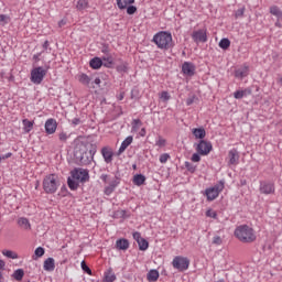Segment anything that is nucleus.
<instances>
[{
    "label": "nucleus",
    "mask_w": 282,
    "mask_h": 282,
    "mask_svg": "<svg viewBox=\"0 0 282 282\" xmlns=\"http://www.w3.org/2000/svg\"><path fill=\"white\" fill-rule=\"evenodd\" d=\"M89 182V171L80 167H75L67 178V185L70 191H77L80 184Z\"/></svg>",
    "instance_id": "2"
},
{
    "label": "nucleus",
    "mask_w": 282,
    "mask_h": 282,
    "mask_svg": "<svg viewBox=\"0 0 282 282\" xmlns=\"http://www.w3.org/2000/svg\"><path fill=\"white\" fill-rule=\"evenodd\" d=\"M274 183H270V182H261L260 183V193L262 195H274Z\"/></svg>",
    "instance_id": "11"
},
{
    "label": "nucleus",
    "mask_w": 282,
    "mask_h": 282,
    "mask_svg": "<svg viewBox=\"0 0 282 282\" xmlns=\"http://www.w3.org/2000/svg\"><path fill=\"white\" fill-rule=\"evenodd\" d=\"M132 3H135V0H117V7L119 10H127V8L132 6Z\"/></svg>",
    "instance_id": "22"
},
{
    "label": "nucleus",
    "mask_w": 282,
    "mask_h": 282,
    "mask_svg": "<svg viewBox=\"0 0 282 282\" xmlns=\"http://www.w3.org/2000/svg\"><path fill=\"white\" fill-rule=\"evenodd\" d=\"M218 45H219L220 50H228V47H230V40L224 37L220 40Z\"/></svg>",
    "instance_id": "34"
},
{
    "label": "nucleus",
    "mask_w": 282,
    "mask_h": 282,
    "mask_svg": "<svg viewBox=\"0 0 282 282\" xmlns=\"http://www.w3.org/2000/svg\"><path fill=\"white\" fill-rule=\"evenodd\" d=\"M100 180L105 183V184H109V181L111 180V177L107 174H101Z\"/></svg>",
    "instance_id": "47"
},
{
    "label": "nucleus",
    "mask_w": 282,
    "mask_h": 282,
    "mask_svg": "<svg viewBox=\"0 0 282 282\" xmlns=\"http://www.w3.org/2000/svg\"><path fill=\"white\" fill-rule=\"evenodd\" d=\"M141 124H142V121L140 119H134L132 121V130L138 131V129H140Z\"/></svg>",
    "instance_id": "40"
},
{
    "label": "nucleus",
    "mask_w": 282,
    "mask_h": 282,
    "mask_svg": "<svg viewBox=\"0 0 282 282\" xmlns=\"http://www.w3.org/2000/svg\"><path fill=\"white\" fill-rule=\"evenodd\" d=\"M148 281L155 282L160 279V272L158 270H150L147 275Z\"/></svg>",
    "instance_id": "29"
},
{
    "label": "nucleus",
    "mask_w": 282,
    "mask_h": 282,
    "mask_svg": "<svg viewBox=\"0 0 282 282\" xmlns=\"http://www.w3.org/2000/svg\"><path fill=\"white\" fill-rule=\"evenodd\" d=\"M44 127H45V132L48 135H52V134L56 133L58 123H56V119H47Z\"/></svg>",
    "instance_id": "12"
},
{
    "label": "nucleus",
    "mask_w": 282,
    "mask_h": 282,
    "mask_svg": "<svg viewBox=\"0 0 282 282\" xmlns=\"http://www.w3.org/2000/svg\"><path fill=\"white\" fill-rule=\"evenodd\" d=\"M0 270H6V261L0 259Z\"/></svg>",
    "instance_id": "60"
},
{
    "label": "nucleus",
    "mask_w": 282,
    "mask_h": 282,
    "mask_svg": "<svg viewBox=\"0 0 282 282\" xmlns=\"http://www.w3.org/2000/svg\"><path fill=\"white\" fill-rule=\"evenodd\" d=\"M23 276H25V271H23V269H18L12 274V278L15 281H23Z\"/></svg>",
    "instance_id": "30"
},
{
    "label": "nucleus",
    "mask_w": 282,
    "mask_h": 282,
    "mask_svg": "<svg viewBox=\"0 0 282 282\" xmlns=\"http://www.w3.org/2000/svg\"><path fill=\"white\" fill-rule=\"evenodd\" d=\"M213 243H215L216 246H221V237L215 236L213 239Z\"/></svg>",
    "instance_id": "51"
},
{
    "label": "nucleus",
    "mask_w": 282,
    "mask_h": 282,
    "mask_svg": "<svg viewBox=\"0 0 282 282\" xmlns=\"http://www.w3.org/2000/svg\"><path fill=\"white\" fill-rule=\"evenodd\" d=\"M67 138H69V137L67 135V133H65V132H61V133H59V140H61V142H67Z\"/></svg>",
    "instance_id": "52"
},
{
    "label": "nucleus",
    "mask_w": 282,
    "mask_h": 282,
    "mask_svg": "<svg viewBox=\"0 0 282 282\" xmlns=\"http://www.w3.org/2000/svg\"><path fill=\"white\" fill-rule=\"evenodd\" d=\"M93 83H94V85H96L97 87H100V83H101V80H100V78H99V77H96V78H95V80H94Z\"/></svg>",
    "instance_id": "59"
},
{
    "label": "nucleus",
    "mask_w": 282,
    "mask_h": 282,
    "mask_svg": "<svg viewBox=\"0 0 282 282\" xmlns=\"http://www.w3.org/2000/svg\"><path fill=\"white\" fill-rule=\"evenodd\" d=\"M235 237L239 239L242 243H252V241H257V235H254V229L249 227L248 225H241L236 228Z\"/></svg>",
    "instance_id": "3"
},
{
    "label": "nucleus",
    "mask_w": 282,
    "mask_h": 282,
    "mask_svg": "<svg viewBox=\"0 0 282 282\" xmlns=\"http://www.w3.org/2000/svg\"><path fill=\"white\" fill-rule=\"evenodd\" d=\"M54 268H56V265H55V263H54V258H47V259L44 261L43 269H44L46 272H54Z\"/></svg>",
    "instance_id": "20"
},
{
    "label": "nucleus",
    "mask_w": 282,
    "mask_h": 282,
    "mask_svg": "<svg viewBox=\"0 0 282 282\" xmlns=\"http://www.w3.org/2000/svg\"><path fill=\"white\" fill-rule=\"evenodd\" d=\"M194 102H195V97H189V98H187V100H186L187 107H191V105H193Z\"/></svg>",
    "instance_id": "56"
},
{
    "label": "nucleus",
    "mask_w": 282,
    "mask_h": 282,
    "mask_svg": "<svg viewBox=\"0 0 282 282\" xmlns=\"http://www.w3.org/2000/svg\"><path fill=\"white\" fill-rule=\"evenodd\" d=\"M200 161H202V156H199L198 152L192 155V162H200Z\"/></svg>",
    "instance_id": "49"
},
{
    "label": "nucleus",
    "mask_w": 282,
    "mask_h": 282,
    "mask_svg": "<svg viewBox=\"0 0 282 282\" xmlns=\"http://www.w3.org/2000/svg\"><path fill=\"white\" fill-rule=\"evenodd\" d=\"M83 121H80V118H74L72 120V124L73 127H78V124H80Z\"/></svg>",
    "instance_id": "54"
},
{
    "label": "nucleus",
    "mask_w": 282,
    "mask_h": 282,
    "mask_svg": "<svg viewBox=\"0 0 282 282\" xmlns=\"http://www.w3.org/2000/svg\"><path fill=\"white\" fill-rule=\"evenodd\" d=\"M275 26H276V28H281V22L276 21V22H275Z\"/></svg>",
    "instance_id": "63"
},
{
    "label": "nucleus",
    "mask_w": 282,
    "mask_h": 282,
    "mask_svg": "<svg viewBox=\"0 0 282 282\" xmlns=\"http://www.w3.org/2000/svg\"><path fill=\"white\" fill-rule=\"evenodd\" d=\"M196 151L199 155H208L213 151V144L208 141L200 140L196 147Z\"/></svg>",
    "instance_id": "9"
},
{
    "label": "nucleus",
    "mask_w": 282,
    "mask_h": 282,
    "mask_svg": "<svg viewBox=\"0 0 282 282\" xmlns=\"http://www.w3.org/2000/svg\"><path fill=\"white\" fill-rule=\"evenodd\" d=\"M118 184H120V181H118V178L112 177L110 178V181H108V186L116 188L118 186Z\"/></svg>",
    "instance_id": "39"
},
{
    "label": "nucleus",
    "mask_w": 282,
    "mask_h": 282,
    "mask_svg": "<svg viewBox=\"0 0 282 282\" xmlns=\"http://www.w3.org/2000/svg\"><path fill=\"white\" fill-rule=\"evenodd\" d=\"M102 61L108 63V65H113V58L111 56H104Z\"/></svg>",
    "instance_id": "48"
},
{
    "label": "nucleus",
    "mask_w": 282,
    "mask_h": 282,
    "mask_svg": "<svg viewBox=\"0 0 282 282\" xmlns=\"http://www.w3.org/2000/svg\"><path fill=\"white\" fill-rule=\"evenodd\" d=\"M132 182L134 186H142L144 182H147V176H144L143 174H137L133 176Z\"/></svg>",
    "instance_id": "23"
},
{
    "label": "nucleus",
    "mask_w": 282,
    "mask_h": 282,
    "mask_svg": "<svg viewBox=\"0 0 282 282\" xmlns=\"http://www.w3.org/2000/svg\"><path fill=\"white\" fill-rule=\"evenodd\" d=\"M226 188V182L219 181L213 187H208L205 189L204 195L207 197V202H215L217 197H219V193H221Z\"/></svg>",
    "instance_id": "6"
},
{
    "label": "nucleus",
    "mask_w": 282,
    "mask_h": 282,
    "mask_svg": "<svg viewBox=\"0 0 282 282\" xmlns=\"http://www.w3.org/2000/svg\"><path fill=\"white\" fill-rule=\"evenodd\" d=\"M0 282H3V273L0 272Z\"/></svg>",
    "instance_id": "64"
},
{
    "label": "nucleus",
    "mask_w": 282,
    "mask_h": 282,
    "mask_svg": "<svg viewBox=\"0 0 282 282\" xmlns=\"http://www.w3.org/2000/svg\"><path fill=\"white\" fill-rule=\"evenodd\" d=\"M137 243H138L140 250H142V251L149 250V241H147V239L142 238Z\"/></svg>",
    "instance_id": "35"
},
{
    "label": "nucleus",
    "mask_w": 282,
    "mask_h": 282,
    "mask_svg": "<svg viewBox=\"0 0 282 282\" xmlns=\"http://www.w3.org/2000/svg\"><path fill=\"white\" fill-rule=\"evenodd\" d=\"M2 254L8 259H19V254L12 250H2Z\"/></svg>",
    "instance_id": "32"
},
{
    "label": "nucleus",
    "mask_w": 282,
    "mask_h": 282,
    "mask_svg": "<svg viewBox=\"0 0 282 282\" xmlns=\"http://www.w3.org/2000/svg\"><path fill=\"white\" fill-rule=\"evenodd\" d=\"M97 147L94 144L87 145L85 143H79L75 148V158L82 166H89L94 162V155H96Z\"/></svg>",
    "instance_id": "1"
},
{
    "label": "nucleus",
    "mask_w": 282,
    "mask_h": 282,
    "mask_svg": "<svg viewBox=\"0 0 282 282\" xmlns=\"http://www.w3.org/2000/svg\"><path fill=\"white\" fill-rule=\"evenodd\" d=\"M76 8L77 10H87V8H89V2H87V0H78Z\"/></svg>",
    "instance_id": "33"
},
{
    "label": "nucleus",
    "mask_w": 282,
    "mask_h": 282,
    "mask_svg": "<svg viewBox=\"0 0 282 282\" xmlns=\"http://www.w3.org/2000/svg\"><path fill=\"white\" fill-rule=\"evenodd\" d=\"M192 133L196 140H204L206 138V130L204 128H194Z\"/></svg>",
    "instance_id": "19"
},
{
    "label": "nucleus",
    "mask_w": 282,
    "mask_h": 282,
    "mask_svg": "<svg viewBox=\"0 0 282 282\" xmlns=\"http://www.w3.org/2000/svg\"><path fill=\"white\" fill-rule=\"evenodd\" d=\"M89 65L93 69H100L102 67V59L100 57H94L90 59Z\"/></svg>",
    "instance_id": "26"
},
{
    "label": "nucleus",
    "mask_w": 282,
    "mask_h": 282,
    "mask_svg": "<svg viewBox=\"0 0 282 282\" xmlns=\"http://www.w3.org/2000/svg\"><path fill=\"white\" fill-rule=\"evenodd\" d=\"M169 160H171V155L169 153L161 154L160 159H159L161 164H166V162H169Z\"/></svg>",
    "instance_id": "37"
},
{
    "label": "nucleus",
    "mask_w": 282,
    "mask_h": 282,
    "mask_svg": "<svg viewBox=\"0 0 282 282\" xmlns=\"http://www.w3.org/2000/svg\"><path fill=\"white\" fill-rule=\"evenodd\" d=\"M192 39L194 43H206V41H208V35H206V29L194 31L192 34Z\"/></svg>",
    "instance_id": "10"
},
{
    "label": "nucleus",
    "mask_w": 282,
    "mask_h": 282,
    "mask_svg": "<svg viewBox=\"0 0 282 282\" xmlns=\"http://www.w3.org/2000/svg\"><path fill=\"white\" fill-rule=\"evenodd\" d=\"M113 281H116V273H113V271L109 269L105 273L104 282H113Z\"/></svg>",
    "instance_id": "31"
},
{
    "label": "nucleus",
    "mask_w": 282,
    "mask_h": 282,
    "mask_svg": "<svg viewBox=\"0 0 282 282\" xmlns=\"http://www.w3.org/2000/svg\"><path fill=\"white\" fill-rule=\"evenodd\" d=\"M43 254H45V249L43 247H37L35 249V256L36 257H43Z\"/></svg>",
    "instance_id": "44"
},
{
    "label": "nucleus",
    "mask_w": 282,
    "mask_h": 282,
    "mask_svg": "<svg viewBox=\"0 0 282 282\" xmlns=\"http://www.w3.org/2000/svg\"><path fill=\"white\" fill-rule=\"evenodd\" d=\"M166 145V140L163 138H159L156 141V147H165Z\"/></svg>",
    "instance_id": "50"
},
{
    "label": "nucleus",
    "mask_w": 282,
    "mask_h": 282,
    "mask_svg": "<svg viewBox=\"0 0 282 282\" xmlns=\"http://www.w3.org/2000/svg\"><path fill=\"white\" fill-rule=\"evenodd\" d=\"M245 12H246V7H242V8L238 9L235 12V18L236 19H241V17H243Z\"/></svg>",
    "instance_id": "41"
},
{
    "label": "nucleus",
    "mask_w": 282,
    "mask_h": 282,
    "mask_svg": "<svg viewBox=\"0 0 282 282\" xmlns=\"http://www.w3.org/2000/svg\"><path fill=\"white\" fill-rule=\"evenodd\" d=\"M185 169H186L189 173H195V171H197V165H194L193 163L186 161V162H185Z\"/></svg>",
    "instance_id": "36"
},
{
    "label": "nucleus",
    "mask_w": 282,
    "mask_h": 282,
    "mask_svg": "<svg viewBox=\"0 0 282 282\" xmlns=\"http://www.w3.org/2000/svg\"><path fill=\"white\" fill-rule=\"evenodd\" d=\"M270 14L276 17L278 21H281L282 19V11L278 6L270 7Z\"/></svg>",
    "instance_id": "27"
},
{
    "label": "nucleus",
    "mask_w": 282,
    "mask_h": 282,
    "mask_svg": "<svg viewBox=\"0 0 282 282\" xmlns=\"http://www.w3.org/2000/svg\"><path fill=\"white\" fill-rule=\"evenodd\" d=\"M132 142H133V137L132 135L127 137L126 140L122 141V143L119 148V151H118L119 155H121V153H124V151H127V148L130 144H132Z\"/></svg>",
    "instance_id": "18"
},
{
    "label": "nucleus",
    "mask_w": 282,
    "mask_h": 282,
    "mask_svg": "<svg viewBox=\"0 0 282 282\" xmlns=\"http://www.w3.org/2000/svg\"><path fill=\"white\" fill-rule=\"evenodd\" d=\"M153 43L159 50H171L173 47V35L166 31H160L153 36Z\"/></svg>",
    "instance_id": "4"
},
{
    "label": "nucleus",
    "mask_w": 282,
    "mask_h": 282,
    "mask_svg": "<svg viewBox=\"0 0 282 282\" xmlns=\"http://www.w3.org/2000/svg\"><path fill=\"white\" fill-rule=\"evenodd\" d=\"M228 164H230L231 166H236V164H239V151H237V149H231L228 152Z\"/></svg>",
    "instance_id": "15"
},
{
    "label": "nucleus",
    "mask_w": 282,
    "mask_h": 282,
    "mask_svg": "<svg viewBox=\"0 0 282 282\" xmlns=\"http://www.w3.org/2000/svg\"><path fill=\"white\" fill-rule=\"evenodd\" d=\"M45 76H47V70L45 68L41 66L35 67L31 70V83H33V85H41Z\"/></svg>",
    "instance_id": "8"
},
{
    "label": "nucleus",
    "mask_w": 282,
    "mask_h": 282,
    "mask_svg": "<svg viewBox=\"0 0 282 282\" xmlns=\"http://www.w3.org/2000/svg\"><path fill=\"white\" fill-rule=\"evenodd\" d=\"M127 14H135V12H138V8H135V6H131L129 4L127 8Z\"/></svg>",
    "instance_id": "42"
},
{
    "label": "nucleus",
    "mask_w": 282,
    "mask_h": 282,
    "mask_svg": "<svg viewBox=\"0 0 282 282\" xmlns=\"http://www.w3.org/2000/svg\"><path fill=\"white\" fill-rule=\"evenodd\" d=\"M10 158H12V152H8L7 154L1 155V162H2V160H8Z\"/></svg>",
    "instance_id": "57"
},
{
    "label": "nucleus",
    "mask_w": 282,
    "mask_h": 282,
    "mask_svg": "<svg viewBox=\"0 0 282 282\" xmlns=\"http://www.w3.org/2000/svg\"><path fill=\"white\" fill-rule=\"evenodd\" d=\"M195 64L192 62H184L182 65V72L185 76H195Z\"/></svg>",
    "instance_id": "14"
},
{
    "label": "nucleus",
    "mask_w": 282,
    "mask_h": 282,
    "mask_svg": "<svg viewBox=\"0 0 282 282\" xmlns=\"http://www.w3.org/2000/svg\"><path fill=\"white\" fill-rule=\"evenodd\" d=\"M116 191L115 187H111L110 185L106 186L104 189L105 195L109 196L111 195V193H113Z\"/></svg>",
    "instance_id": "45"
},
{
    "label": "nucleus",
    "mask_w": 282,
    "mask_h": 282,
    "mask_svg": "<svg viewBox=\"0 0 282 282\" xmlns=\"http://www.w3.org/2000/svg\"><path fill=\"white\" fill-rule=\"evenodd\" d=\"M133 239H135V241H137V243H138V241H140V240H142V236H141V234L140 232H133Z\"/></svg>",
    "instance_id": "55"
},
{
    "label": "nucleus",
    "mask_w": 282,
    "mask_h": 282,
    "mask_svg": "<svg viewBox=\"0 0 282 282\" xmlns=\"http://www.w3.org/2000/svg\"><path fill=\"white\" fill-rule=\"evenodd\" d=\"M82 270H84V272H86L87 274L91 275V269L87 267V263H85V261H82Z\"/></svg>",
    "instance_id": "46"
},
{
    "label": "nucleus",
    "mask_w": 282,
    "mask_h": 282,
    "mask_svg": "<svg viewBox=\"0 0 282 282\" xmlns=\"http://www.w3.org/2000/svg\"><path fill=\"white\" fill-rule=\"evenodd\" d=\"M50 47V41H45L44 43H43V50H47Z\"/></svg>",
    "instance_id": "61"
},
{
    "label": "nucleus",
    "mask_w": 282,
    "mask_h": 282,
    "mask_svg": "<svg viewBox=\"0 0 282 282\" xmlns=\"http://www.w3.org/2000/svg\"><path fill=\"white\" fill-rule=\"evenodd\" d=\"M116 246L118 250H129V240L119 239L116 241Z\"/></svg>",
    "instance_id": "25"
},
{
    "label": "nucleus",
    "mask_w": 282,
    "mask_h": 282,
    "mask_svg": "<svg viewBox=\"0 0 282 282\" xmlns=\"http://www.w3.org/2000/svg\"><path fill=\"white\" fill-rule=\"evenodd\" d=\"M64 25H67V20L63 19L58 22V28H64Z\"/></svg>",
    "instance_id": "58"
},
{
    "label": "nucleus",
    "mask_w": 282,
    "mask_h": 282,
    "mask_svg": "<svg viewBox=\"0 0 282 282\" xmlns=\"http://www.w3.org/2000/svg\"><path fill=\"white\" fill-rule=\"evenodd\" d=\"M78 82L82 84V85H85L86 87H89V84L91 83V78L85 74V73H82L79 76H78Z\"/></svg>",
    "instance_id": "28"
},
{
    "label": "nucleus",
    "mask_w": 282,
    "mask_h": 282,
    "mask_svg": "<svg viewBox=\"0 0 282 282\" xmlns=\"http://www.w3.org/2000/svg\"><path fill=\"white\" fill-rule=\"evenodd\" d=\"M34 61H41V53L33 55Z\"/></svg>",
    "instance_id": "62"
},
{
    "label": "nucleus",
    "mask_w": 282,
    "mask_h": 282,
    "mask_svg": "<svg viewBox=\"0 0 282 282\" xmlns=\"http://www.w3.org/2000/svg\"><path fill=\"white\" fill-rule=\"evenodd\" d=\"M18 226L22 230H26V231L32 230V224H30V219H28L25 217L18 218Z\"/></svg>",
    "instance_id": "16"
},
{
    "label": "nucleus",
    "mask_w": 282,
    "mask_h": 282,
    "mask_svg": "<svg viewBox=\"0 0 282 282\" xmlns=\"http://www.w3.org/2000/svg\"><path fill=\"white\" fill-rule=\"evenodd\" d=\"M58 186H61V183L55 174H50L43 180V189L47 195H54L58 191Z\"/></svg>",
    "instance_id": "5"
},
{
    "label": "nucleus",
    "mask_w": 282,
    "mask_h": 282,
    "mask_svg": "<svg viewBox=\"0 0 282 282\" xmlns=\"http://www.w3.org/2000/svg\"><path fill=\"white\" fill-rule=\"evenodd\" d=\"M206 217H210L212 219H217V212H215L213 209H208L206 212Z\"/></svg>",
    "instance_id": "43"
},
{
    "label": "nucleus",
    "mask_w": 282,
    "mask_h": 282,
    "mask_svg": "<svg viewBox=\"0 0 282 282\" xmlns=\"http://www.w3.org/2000/svg\"><path fill=\"white\" fill-rule=\"evenodd\" d=\"M101 155L106 164H111L113 162V150L109 147H104L101 149Z\"/></svg>",
    "instance_id": "13"
},
{
    "label": "nucleus",
    "mask_w": 282,
    "mask_h": 282,
    "mask_svg": "<svg viewBox=\"0 0 282 282\" xmlns=\"http://www.w3.org/2000/svg\"><path fill=\"white\" fill-rule=\"evenodd\" d=\"M248 66H241L235 70V78H239L240 80H242V78H246V76H248Z\"/></svg>",
    "instance_id": "17"
},
{
    "label": "nucleus",
    "mask_w": 282,
    "mask_h": 282,
    "mask_svg": "<svg viewBox=\"0 0 282 282\" xmlns=\"http://www.w3.org/2000/svg\"><path fill=\"white\" fill-rule=\"evenodd\" d=\"M22 124L24 133H30L34 129V121H30L29 119H23Z\"/></svg>",
    "instance_id": "24"
},
{
    "label": "nucleus",
    "mask_w": 282,
    "mask_h": 282,
    "mask_svg": "<svg viewBox=\"0 0 282 282\" xmlns=\"http://www.w3.org/2000/svg\"><path fill=\"white\" fill-rule=\"evenodd\" d=\"M10 23L9 15L0 14V25H8Z\"/></svg>",
    "instance_id": "38"
},
{
    "label": "nucleus",
    "mask_w": 282,
    "mask_h": 282,
    "mask_svg": "<svg viewBox=\"0 0 282 282\" xmlns=\"http://www.w3.org/2000/svg\"><path fill=\"white\" fill-rule=\"evenodd\" d=\"M172 265L174 270H177L178 272H186L191 265V260L186 257L176 256L172 261Z\"/></svg>",
    "instance_id": "7"
},
{
    "label": "nucleus",
    "mask_w": 282,
    "mask_h": 282,
    "mask_svg": "<svg viewBox=\"0 0 282 282\" xmlns=\"http://www.w3.org/2000/svg\"><path fill=\"white\" fill-rule=\"evenodd\" d=\"M161 98H162V100H171V95H169L167 91H163L161 94Z\"/></svg>",
    "instance_id": "53"
},
{
    "label": "nucleus",
    "mask_w": 282,
    "mask_h": 282,
    "mask_svg": "<svg viewBox=\"0 0 282 282\" xmlns=\"http://www.w3.org/2000/svg\"><path fill=\"white\" fill-rule=\"evenodd\" d=\"M250 94H252V90H250L249 88H246L245 90H236L234 93V98H236V100H241L243 96H250Z\"/></svg>",
    "instance_id": "21"
}]
</instances>
